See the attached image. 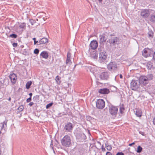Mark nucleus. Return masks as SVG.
Returning <instances> with one entry per match:
<instances>
[{
    "instance_id": "1",
    "label": "nucleus",
    "mask_w": 155,
    "mask_h": 155,
    "mask_svg": "<svg viewBox=\"0 0 155 155\" xmlns=\"http://www.w3.org/2000/svg\"><path fill=\"white\" fill-rule=\"evenodd\" d=\"M130 87L132 90L143 92L145 90V88L140 85L139 81L135 80H132L130 83Z\"/></svg>"
},
{
    "instance_id": "2",
    "label": "nucleus",
    "mask_w": 155,
    "mask_h": 155,
    "mask_svg": "<svg viewBox=\"0 0 155 155\" xmlns=\"http://www.w3.org/2000/svg\"><path fill=\"white\" fill-rule=\"evenodd\" d=\"M108 107L110 114L112 117H116L117 116L118 110L117 107L112 105H109Z\"/></svg>"
},
{
    "instance_id": "3",
    "label": "nucleus",
    "mask_w": 155,
    "mask_h": 155,
    "mask_svg": "<svg viewBox=\"0 0 155 155\" xmlns=\"http://www.w3.org/2000/svg\"><path fill=\"white\" fill-rule=\"evenodd\" d=\"M61 143L63 146L66 147H69L71 144L70 137L68 135L65 136L62 139Z\"/></svg>"
},
{
    "instance_id": "4",
    "label": "nucleus",
    "mask_w": 155,
    "mask_h": 155,
    "mask_svg": "<svg viewBox=\"0 0 155 155\" xmlns=\"http://www.w3.org/2000/svg\"><path fill=\"white\" fill-rule=\"evenodd\" d=\"M99 58L100 61L106 62L107 61V54L105 51H101L99 54Z\"/></svg>"
},
{
    "instance_id": "5",
    "label": "nucleus",
    "mask_w": 155,
    "mask_h": 155,
    "mask_svg": "<svg viewBox=\"0 0 155 155\" xmlns=\"http://www.w3.org/2000/svg\"><path fill=\"white\" fill-rule=\"evenodd\" d=\"M107 68L110 71H115L117 69V65L115 62H110L107 65Z\"/></svg>"
},
{
    "instance_id": "6",
    "label": "nucleus",
    "mask_w": 155,
    "mask_h": 155,
    "mask_svg": "<svg viewBox=\"0 0 155 155\" xmlns=\"http://www.w3.org/2000/svg\"><path fill=\"white\" fill-rule=\"evenodd\" d=\"M105 105V102L103 99H99L96 101V106L98 109H103Z\"/></svg>"
},
{
    "instance_id": "7",
    "label": "nucleus",
    "mask_w": 155,
    "mask_h": 155,
    "mask_svg": "<svg viewBox=\"0 0 155 155\" xmlns=\"http://www.w3.org/2000/svg\"><path fill=\"white\" fill-rule=\"evenodd\" d=\"M150 10L148 9H143L141 11L140 15L145 19L150 15Z\"/></svg>"
},
{
    "instance_id": "8",
    "label": "nucleus",
    "mask_w": 155,
    "mask_h": 155,
    "mask_svg": "<svg viewBox=\"0 0 155 155\" xmlns=\"http://www.w3.org/2000/svg\"><path fill=\"white\" fill-rule=\"evenodd\" d=\"M73 126L72 123L68 122L64 126V130L65 132H71L72 130Z\"/></svg>"
},
{
    "instance_id": "9",
    "label": "nucleus",
    "mask_w": 155,
    "mask_h": 155,
    "mask_svg": "<svg viewBox=\"0 0 155 155\" xmlns=\"http://www.w3.org/2000/svg\"><path fill=\"white\" fill-rule=\"evenodd\" d=\"M99 78L101 80H107L109 77V73L107 71L102 72L99 74Z\"/></svg>"
},
{
    "instance_id": "10",
    "label": "nucleus",
    "mask_w": 155,
    "mask_h": 155,
    "mask_svg": "<svg viewBox=\"0 0 155 155\" xmlns=\"http://www.w3.org/2000/svg\"><path fill=\"white\" fill-rule=\"evenodd\" d=\"M118 41L119 39L117 37L114 36L109 39V42L111 45H115L116 44H117Z\"/></svg>"
},
{
    "instance_id": "11",
    "label": "nucleus",
    "mask_w": 155,
    "mask_h": 155,
    "mask_svg": "<svg viewBox=\"0 0 155 155\" xmlns=\"http://www.w3.org/2000/svg\"><path fill=\"white\" fill-rule=\"evenodd\" d=\"M140 84H143L144 85H145L147 84L149 82L146 76H142L140 77L139 81Z\"/></svg>"
},
{
    "instance_id": "12",
    "label": "nucleus",
    "mask_w": 155,
    "mask_h": 155,
    "mask_svg": "<svg viewBox=\"0 0 155 155\" xmlns=\"http://www.w3.org/2000/svg\"><path fill=\"white\" fill-rule=\"evenodd\" d=\"M98 43L95 40H93L92 41L90 45V46L91 48L94 50L96 49L98 47Z\"/></svg>"
},
{
    "instance_id": "13",
    "label": "nucleus",
    "mask_w": 155,
    "mask_h": 155,
    "mask_svg": "<svg viewBox=\"0 0 155 155\" xmlns=\"http://www.w3.org/2000/svg\"><path fill=\"white\" fill-rule=\"evenodd\" d=\"M9 78L12 83L13 84L15 83L17 79V77L16 74L14 73L10 74L9 75Z\"/></svg>"
},
{
    "instance_id": "14",
    "label": "nucleus",
    "mask_w": 155,
    "mask_h": 155,
    "mask_svg": "<svg viewBox=\"0 0 155 155\" xmlns=\"http://www.w3.org/2000/svg\"><path fill=\"white\" fill-rule=\"evenodd\" d=\"M98 92L101 94H108L109 92V91L108 89L105 88L99 89Z\"/></svg>"
},
{
    "instance_id": "15",
    "label": "nucleus",
    "mask_w": 155,
    "mask_h": 155,
    "mask_svg": "<svg viewBox=\"0 0 155 155\" xmlns=\"http://www.w3.org/2000/svg\"><path fill=\"white\" fill-rule=\"evenodd\" d=\"M71 54L68 52L67 53V58L66 61V64L67 65H70L71 63Z\"/></svg>"
},
{
    "instance_id": "16",
    "label": "nucleus",
    "mask_w": 155,
    "mask_h": 155,
    "mask_svg": "<svg viewBox=\"0 0 155 155\" xmlns=\"http://www.w3.org/2000/svg\"><path fill=\"white\" fill-rule=\"evenodd\" d=\"M149 51V50L148 49L147 50V49L146 48L144 49L143 51V55L145 58H147L149 56L150 54L149 52H148Z\"/></svg>"
},
{
    "instance_id": "17",
    "label": "nucleus",
    "mask_w": 155,
    "mask_h": 155,
    "mask_svg": "<svg viewBox=\"0 0 155 155\" xmlns=\"http://www.w3.org/2000/svg\"><path fill=\"white\" fill-rule=\"evenodd\" d=\"M48 40L47 38H43L39 41L38 43L39 44H44L48 42Z\"/></svg>"
},
{
    "instance_id": "18",
    "label": "nucleus",
    "mask_w": 155,
    "mask_h": 155,
    "mask_svg": "<svg viewBox=\"0 0 155 155\" xmlns=\"http://www.w3.org/2000/svg\"><path fill=\"white\" fill-rule=\"evenodd\" d=\"M40 55L43 58L45 59H47L48 58V53L46 51H42L41 54Z\"/></svg>"
},
{
    "instance_id": "19",
    "label": "nucleus",
    "mask_w": 155,
    "mask_h": 155,
    "mask_svg": "<svg viewBox=\"0 0 155 155\" xmlns=\"http://www.w3.org/2000/svg\"><path fill=\"white\" fill-rule=\"evenodd\" d=\"M90 56L91 58L96 59L97 57V55L95 51H93L91 53Z\"/></svg>"
},
{
    "instance_id": "20",
    "label": "nucleus",
    "mask_w": 155,
    "mask_h": 155,
    "mask_svg": "<svg viewBox=\"0 0 155 155\" xmlns=\"http://www.w3.org/2000/svg\"><path fill=\"white\" fill-rule=\"evenodd\" d=\"M100 43H102L106 41V38L105 36L103 35H102L100 36Z\"/></svg>"
},
{
    "instance_id": "21",
    "label": "nucleus",
    "mask_w": 155,
    "mask_h": 155,
    "mask_svg": "<svg viewBox=\"0 0 155 155\" xmlns=\"http://www.w3.org/2000/svg\"><path fill=\"white\" fill-rule=\"evenodd\" d=\"M7 120L4 121L3 123H2L0 124V127H1V129L2 130L4 128L7 126Z\"/></svg>"
},
{
    "instance_id": "22",
    "label": "nucleus",
    "mask_w": 155,
    "mask_h": 155,
    "mask_svg": "<svg viewBox=\"0 0 155 155\" xmlns=\"http://www.w3.org/2000/svg\"><path fill=\"white\" fill-rule=\"evenodd\" d=\"M146 77L148 81L152 80L153 78V76L152 74H148L146 76Z\"/></svg>"
},
{
    "instance_id": "23",
    "label": "nucleus",
    "mask_w": 155,
    "mask_h": 155,
    "mask_svg": "<svg viewBox=\"0 0 155 155\" xmlns=\"http://www.w3.org/2000/svg\"><path fill=\"white\" fill-rule=\"evenodd\" d=\"M32 84V82L31 81L28 82L26 85V87L27 89H28Z\"/></svg>"
},
{
    "instance_id": "24",
    "label": "nucleus",
    "mask_w": 155,
    "mask_h": 155,
    "mask_svg": "<svg viewBox=\"0 0 155 155\" xmlns=\"http://www.w3.org/2000/svg\"><path fill=\"white\" fill-rule=\"evenodd\" d=\"M135 114L137 117H141L142 115V113L140 110H137Z\"/></svg>"
},
{
    "instance_id": "25",
    "label": "nucleus",
    "mask_w": 155,
    "mask_h": 155,
    "mask_svg": "<svg viewBox=\"0 0 155 155\" xmlns=\"http://www.w3.org/2000/svg\"><path fill=\"white\" fill-rule=\"evenodd\" d=\"M105 145L106 147L107 150L110 151L111 150L112 147L111 145H109L108 143H106Z\"/></svg>"
},
{
    "instance_id": "26",
    "label": "nucleus",
    "mask_w": 155,
    "mask_h": 155,
    "mask_svg": "<svg viewBox=\"0 0 155 155\" xmlns=\"http://www.w3.org/2000/svg\"><path fill=\"white\" fill-rule=\"evenodd\" d=\"M150 21L152 22H154L155 21V15H151L150 18Z\"/></svg>"
},
{
    "instance_id": "27",
    "label": "nucleus",
    "mask_w": 155,
    "mask_h": 155,
    "mask_svg": "<svg viewBox=\"0 0 155 155\" xmlns=\"http://www.w3.org/2000/svg\"><path fill=\"white\" fill-rule=\"evenodd\" d=\"M142 149H143L142 147L140 146H139L137 148V152L138 153H140L142 151Z\"/></svg>"
},
{
    "instance_id": "28",
    "label": "nucleus",
    "mask_w": 155,
    "mask_h": 155,
    "mask_svg": "<svg viewBox=\"0 0 155 155\" xmlns=\"http://www.w3.org/2000/svg\"><path fill=\"white\" fill-rule=\"evenodd\" d=\"M60 79V78L58 76H57L55 78V80L57 82V83L58 84H60L61 83Z\"/></svg>"
},
{
    "instance_id": "29",
    "label": "nucleus",
    "mask_w": 155,
    "mask_h": 155,
    "mask_svg": "<svg viewBox=\"0 0 155 155\" xmlns=\"http://www.w3.org/2000/svg\"><path fill=\"white\" fill-rule=\"evenodd\" d=\"M124 110V108L123 107H121L120 108V111L121 114H123Z\"/></svg>"
},
{
    "instance_id": "30",
    "label": "nucleus",
    "mask_w": 155,
    "mask_h": 155,
    "mask_svg": "<svg viewBox=\"0 0 155 155\" xmlns=\"http://www.w3.org/2000/svg\"><path fill=\"white\" fill-rule=\"evenodd\" d=\"M9 36L12 38H17V35L16 34H12L10 35Z\"/></svg>"
},
{
    "instance_id": "31",
    "label": "nucleus",
    "mask_w": 155,
    "mask_h": 155,
    "mask_svg": "<svg viewBox=\"0 0 155 155\" xmlns=\"http://www.w3.org/2000/svg\"><path fill=\"white\" fill-rule=\"evenodd\" d=\"M24 109V107L23 105H21L18 108V110H19V111H21Z\"/></svg>"
},
{
    "instance_id": "32",
    "label": "nucleus",
    "mask_w": 155,
    "mask_h": 155,
    "mask_svg": "<svg viewBox=\"0 0 155 155\" xmlns=\"http://www.w3.org/2000/svg\"><path fill=\"white\" fill-rule=\"evenodd\" d=\"M53 104V103H51L47 104L46 106V109H48L50 107L52 106Z\"/></svg>"
},
{
    "instance_id": "33",
    "label": "nucleus",
    "mask_w": 155,
    "mask_h": 155,
    "mask_svg": "<svg viewBox=\"0 0 155 155\" xmlns=\"http://www.w3.org/2000/svg\"><path fill=\"white\" fill-rule=\"evenodd\" d=\"M39 52V50L38 49L36 48L34 51V53L36 54H38Z\"/></svg>"
},
{
    "instance_id": "34",
    "label": "nucleus",
    "mask_w": 155,
    "mask_h": 155,
    "mask_svg": "<svg viewBox=\"0 0 155 155\" xmlns=\"http://www.w3.org/2000/svg\"><path fill=\"white\" fill-rule=\"evenodd\" d=\"M32 39L34 41V45H36L37 43L38 42V41H36V38H32Z\"/></svg>"
},
{
    "instance_id": "35",
    "label": "nucleus",
    "mask_w": 155,
    "mask_h": 155,
    "mask_svg": "<svg viewBox=\"0 0 155 155\" xmlns=\"http://www.w3.org/2000/svg\"><path fill=\"white\" fill-rule=\"evenodd\" d=\"M30 22L31 23V25H33V24L35 23V21L34 20L31 19L29 20Z\"/></svg>"
},
{
    "instance_id": "36",
    "label": "nucleus",
    "mask_w": 155,
    "mask_h": 155,
    "mask_svg": "<svg viewBox=\"0 0 155 155\" xmlns=\"http://www.w3.org/2000/svg\"><path fill=\"white\" fill-rule=\"evenodd\" d=\"M31 100V98L29 97L26 100V102L27 103H28L30 102Z\"/></svg>"
},
{
    "instance_id": "37",
    "label": "nucleus",
    "mask_w": 155,
    "mask_h": 155,
    "mask_svg": "<svg viewBox=\"0 0 155 155\" xmlns=\"http://www.w3.org/2000/svg\"><path fill=\"white\" fill-rule=\"evenodd\" d=\"M12 45H13V47H16L17 46V43H14L12 44Z\"/></svg>"
},
{
    "instance_id": "38",
    "label": "nucleus",
    "mask_w": 155,
    "mask_h": 155,
    "mask_svg": "<svg viewBox=\"0 0 155 155\" xmlns=\"http://www.w3.org/2000/svg\"><path fill=\"white\" fill-rule=\"evenodd\" d=\"M50 147L52 148V150H54L53 149H54V147H53V145L52 143V141H51V143L50 144Z\"/></svg>"
},
{
    "instance_id": "39",
    "label": "nucleus",
    "mask_w": 155,
    "mask_h": 155,
    "mask_svg": "<svg viewBox=\"0 0 155 155\" xmlns=\"http://www.w3.org/2000/svg\"><path fill=\"white\" fill-rule=\"evenodd\" d=\"M116 155H124L123 153L122 152H118Z\"/></svg>"
},
{
    "instance_id": "40",
    "label": "nucleus",
    "mask_w": 155,
    "mask_h": 155,
    "mask_svg": "<svg viewBox=\"0 0 155 155\" xmlns=\"http://www.w3.org/2000/svg\"><path fill=\"white\" fill-rule=\"evenodd\" d=\"M34 104V103L33 102H31L28 104V105L30 106H32Z\"/></svg>"
},
{
    "instance_id": "41",
    "label": "nucleus",
    "mask_w": 155,
    "mask_h": 155,
    "mask_svg": "<svg viewBox=\"0 0 155 155\" xmlns=\"http://www.w3.org/2000/svg\"><path fill=\"white\" fill-rule=\"evenodd\" d=\"M106 155H112V154L109 152H107Z\"/></svg>"
},
{
    "instance_id": "42",
    "label": "nucleus",
    "mask_w": 155,
    "mask_h": 155,
    "mask_svg": "<svg viewBox=\"0 0 155 155\" xmlns=\"http://www.w3.org/2000/svg\"><path fill=\"white\" fill-rule=\"evenodd\" d=\"M25 26L24 25H20V27L21 28H24L25 27Z\"/></svg>"
},
{
    "instance_id": "43",
    "label": "nucleus",
    "mask_w": 155,
    "mask_h": 155,
    "mask_svg": "<svg viewBox=\"0 0 155 155\" xmlns=\"http://www.w3.org/2000/svg\"><path fill=\"white\" fill-rule=\"evenodd\" d=\"M101 149H102V151L103 152L105 150V148L103 147V146H102V147Z\"/></svg>"
},
{
    "instance_id": "44",
    "label": "nucleus",
    "mask_w": 155,
    "mask_h": 155,
    "mask_svg": "<svg viewBox=\"0 0 155 155\" xmlns=\"http://www.w3.org/2000/svg\"><path fill=\"white\" fill-rule=\"evenodd\" d=\"M153 60L155 61V52H154V54H153Z\"/></svg>"
},
{
    "instance_id": "45",
    "label": "nucleus",
    "mask_w": 155,
    "mask_h": 155,
    "mask_svg": "<svg viewBox=\"0 0 155 155\" xmlns=\"http://www.w3.org/2000/svg\"><path fill=\"white\" fill-rule=\"evenodd\" d=\"M135 144V143L134 142H133V143H130L129 144V145L130 146H131L132 145H134Z\"/></svg>"
},
{
    "instance_id": "46",
    "label": "nucleus",
    "mask_w": 155,
    "mask_h": 155,
    "mask_svg": "<svg viewBox=\"0 0 155 155\" xmlns=\"http://www.w3.org/2000/svg\"><path fill=\"white\" fill-rule=\"evenodd\" d=\"M153 124L155 125V117L153 119Z\"/></svg>"
},
{
    "instance_id": "47",
    "label": "nucleus",
    "mask_w": 155,
    "mask_h": 155,
    "mask_svg": "<svg viewBox=\"0 0 155 155\" xmlns=\"http://www.w3.org/2000/svg\"><path fill=\"white\" fill-rule=\"evenodd\" d=\"M29 95L30 96V97L31 98V96L32 95V93H31L29 94Z\"/></svg>"
},
{
    "instance_id": "48",
    "label": "nucleus",
    "mask_w": 155,
    "mask_h": 155,
    "mask_svg": "<svg viewBox=\"0 0 155 155\" xmlns=\"http://www.w3.org/2000/svg\"><path fill=\"white\" fill-rule=\"evenodd\" d=\"M120 78H123V76L122 74H120Z\"/></svg>"
},
{
    "instance_id": "49",
    "label": "nucleus",
    "mask_w": 155,
    "mask_h": 155,
    "mask_svg": "<svg viewBox=\"0 0 155 155\" xmlns=\"http://www.w3.org/2000/svg\"><path fill=\"white\" fill-rule=\"evenodd\" d=\"M98 1L99 2H102V0H98Z\"/></svg>"
},
{
    "instance_id": "50",
    "label": "nucleus",
    "mask_w": 155,
    "mask_h": 155,
    "mask_svg": "<svg viewBox=\"0 0 155 155\" xmlns=\"http://www.w3.org/2000/svg\"><path fill=\"white\" fill-rule=\"evenodd\" d=\"M10 100H11V98H10V97H9V100H9V101H10Z\"/></svg>"
},
{
    "instance_id": "51",
    "label": "nucleus",
    "mask_w": 155,
    "mask_h": 155,
    "mask_svg": "<svg viewBox=\"0 0 155 155\" xmlns=\"http://www.w3.org/2000/svg\"><path fill=\"white\" fill-rule=\"evenodd\" d=\"M149 35V36H150V37H151L152 36V35Z\"/></svg>"
},
{
    "instance_id": "52",
    "label": "nucleus",
    "mask_w": 155,
    "mask_h": 155,
    "mask_svg": "<svg viewBox=\"0 0 155 155\" xmlns=\"http://www.w3.org/2000/svg\"><path fill=\"white\" fill-rule=\"evenodd\" d=\"M82 136H84V134H83L82 135Z\"/></svg>"
},
{
    "instance_id": "53",
    "label": "nucleus",
    "mask_w": 155,
    "mask_h": 155,
    "mask_svg": "<svg viewBox=\"0 0 155 155\" xmlns=\"http://www.w3.org/2000/svg\"><path fill=\"white\" fill-rule=\"evenodd\" d=\"M35 97H34L33 98V100H34L35 98Z\"/></svg>"
},
{
    "instance_id": "54",
    "label": "nucleus",
    "mask_w": 155,
    "mask_h": 155,
    "mask_svg": "<svg viewBox=\"0 0 155 155\" xmlns=\"http://www.w3.org/2000/svg\"><path fill=\"white\" fill-rule=\"evenodd\" d=\"M0 133H1V131H0Z\"/></svg>"
}]
</instances>
